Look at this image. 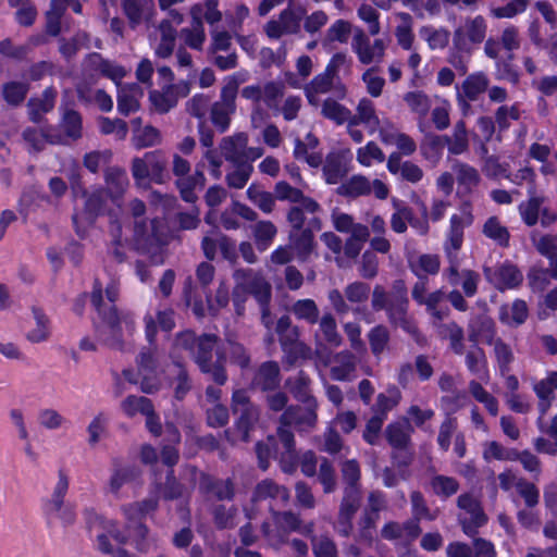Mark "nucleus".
<instances>
[{
  "label": "nucleus",
  "instance_id": "58",
  "mask_svg": "<svg viewBox=\"0 0 557 557\" xmlns=\"http://www.w3.org/2000/svg\"><path fill=\"white\" fill-rule=\"evenodd\" d=\"M133 144L137 149L158 145L161 140L160 133L157 128L147 125L145 127H136L133 132Z\"/></svg>",
  "mask_w": 557,
  "mask_h": 557
},
{
  "label": "nucleus",
  "instance_id": "62",
  "mask_svg": "<svg viewBox=\"0 0 557 557\" xmlns=\"http://www.w3.org/2000/svg\"><path fill=\"white\" fill-rule=\"evenodd\" d=\"M339 190L341 194L351 197L368 195L371 193V182L366 176L355 175L344 183Z\"/></svg>",
  "mask_w": 557,
  "mask_h": 557
},
{
  "label": "nucleus",
  "instance_id": "4",
  "mask_svg": "<svg viewBox=\"0 0 557 557\" xmlns=\"http://www.w3.org/2000/svg\"><path fill=\"white\" fill-rule=\"evenodd\" d=\"M106 183L110 195L104 190H97L84 200V211L75 212L73 222L79 236H84L86 228L92 224L96 216L107 210V201L120 208V200L128 186V177L124 170L110 168L106 172Z\"/></svg>",
  "mask_w": 557,
  "mask_h": 557
},
{
  "label": "nucleus",
  "instance_id": "12",
  "mask_svg": "<svg viewBox=\"0 0 557 557\" xmlns=\"http://www.w3.org/2000/svg\"><path fill=\"white\" fill-rule=\"evenodd\" d=\"M486 21L476 15L467 17L455 30L454 45L460 51L469 52L472 45L481 44L486 36Z\"/></svg>",
  "mask_w": 557,
  "mask_h": 557
},
{
  "label": "nucleus",
  "instance_id": "40",
  "mask_svg": "<svg viewBox=\"0 0 557 557\" xmlns=\"http://www.w3.org/2000/svg\"><path fill=\"white\" fill-rule=\"evenodd\" d=\"M359 506V498L352 488L346 491V496L343 499L339 511V525L338 531L343 535H348L351 529L350 519L357 511Z\"/></svg>",
  "mask_w": 557,
  "mask_h": 557
},
{
  "label": "nucleus",
  "instance_id": "59",
  "mask_svg": "<svg viewBox=\"0 0 557 557\" xmlns=\"http://www.w3.org/2000/svg\"><path fill=\"white\" fill-rule=\"evenodd\" d=\"M414 274L422 278L426 274H436L440 270V258L436 255H421L410 261Z\"/></svg>",
  "mask_w": 557,
  "mask_h": 557
},
{
  "label": "nucleus",
  "instance_id": "63",
  "mask_svg": "<svg viewBox=\"0 0 557 557\" xmlns=\"http://www.w3.org/2000/svg\"><path fill=\"white\" fill-rule=\"evenodd\" d=\"M410 425L408 421L397 422L391 424L386 430V435L389 444L395 448L406 446L409 438Z\"/></svg>",
  "mask_w": 557,
  "mask_h": 557
},
{
  "label": "nucleus",
  "instance_id": "64",
  "mask_svg": "<svg viewBox=\"0 0 557 557\" xmlns=\"http://www.w3.org/2000/svg\"><path fill=\"white\" fill-rule=\"evenodd\" d=\"M322 114L337 124H343L350 120L351 112L333 99H326L322 106Z\"/></svg>",
  "mask_w": 557,
  "mask_h": 557
},
{
  "label": "nucleus",
  "instance_id": "42",
  "mask_svg": "<svg viewBox=\"0 0 557 557\" xmlns=\"http://www.w3.org/2000/svg\"><path fill=\"white\" fill-rule=\"evenodd\" d=\"M45 515L49 519H55L60 521L62 527H72L77 519L76 507L72 503H60L58 506H44Z\"/></svg>",
  "mask_w": 557,
  "mask_h": 557
},
{
  "label": "nucleus",
  "instance_id": "14",
  "mask_svg": "<svg viewBox=\"0 0 557 557\" xmlns=\"http://www.w3.org/2000/svg\"><path fill=\"white\" fill-rule=\"evenodd\" d=\"M276 332L280 334L283 350L289 363L298 359H306L310 356V348L297 341V331L290 326V319L282 317L276 323Z\"/></svg>",
  "mask_w": 557,
  "mask_h": 557
},
{
  "label": "nucleus",
  "instance_id": "9",
  "mask_svg": "<svg viewBox=\"0 0 557 557\" xmlns=\"http://www.w3.org/2000/svg\"><path fill=\"white\" fill-rule=\"evenodd\" d=\"M472 223V206L469 201H463L459 207V213L453 214L450 218L449 231L444 245L450 264L456 262L457 252L462 246L463 230Z\"/></svg>",
  "mask_w": 557,
  "mask_h": 557
},
{
  "label": "nucleus",
  "instance_id": "54",
  "mask_svg": "<svg viewBox=\"0 0 557 557\" xmlns=\"http://www.w3.org/2000/svg\"><path fill=\"white\" fill-rule=\"evenodd\" d=\"M62 129L63 135L58 134L63 141L60 144L67 143L69 140H74L78 138L82 134V120L77 112L67 111L62 119Z\"/></svg>",
  "mask_w": 557,
  "mask_h": 557
},
{
  "label": "nucleus",
  "instance_id": "13",
  "mask_svg": "<svg viewBox=\"0 0 557 557\" xmlns=\"http://www.w3.org/2000/svg\"><path fill=\"white\" fill-rule=\"evenodd\" d=\"M458 507L462 511L459 521L467 535H473L478 528L486 523L487 518L478 496L471 493L461 494L458 497Z\"/></svg>",
  "mask_w": 557,
  "mask_h": 557
},
{
  "label": "nucleus",
  "instance_id": "41",
  "mask_svg": "<svg viewBox=\"0 0 557 557\" xmlns=\"http://www.w3.org/2000/svg\"><path fill=\"white\" fill-rule=\"evenodd\" d=\"M203 166V163L198 164L194 175L184 176L176 181L181 196L187 202H194L197 199L195 188L197 186H203L205 184V175L202 172Z\"/></svg>",
  "mask_w": 557,
  "mask_h": 557
},
{
  "label": "nucleus",
  "instance_id": "6",
  "mask_svg": "<svg viewBox=\"0 0 557 557\" xmlns=\"http://www.w3.org/2000/svg\"><path fill=\"white\" fill-rule=\"evenodd\" d=\"M235 287L233 292V301L236 313L243 314V302L248 295H252L261 306L262 322L267 329L272 326V320L267 307L271 298V286L262 275L252 270H237L234 273Z\"/></svg>",
  "mask_w": 557,
  "mask_h": 557
},
{
  "label": "nucleus",
  "instance_id": "28",
  "mask_svg": "<svg viewBox=\"0 0 557 557\" xmlns=\"http://www.w3.org/2000/svg\"><path fill=\"white\" fill-rule=\"evenodd\" d=\"M71 7L75 13L82 12V5L77 0H51V8L47 12V33L57 36L60 33L61 17L66 8Z\"/></svg>",
  "mask_w": 557,
  "mask_h": 557
},
{
  "label": "nucleus",
  "instance_id": "47",
  "mask_svg": "<svg viewBox=\"0 0 557 557\" xmlns=\"http://www.w3.org/2000/svg\"><path fill=\"white\" fill-rule=\"evenodd\" d=\"M292 247L300 260H306L313 251V235L310 230L290 233Z\"/></svg>",
  "mask_w": 557,
  "mask_h": 557
},
{
  "label": "nucleus",
  "instance_id": "7",
  "mask_svg": "<svg viewBox=\"0 0 557 557\" xmlns=\"http://www.w3.org/2000/svg\"><path fill=\"white\" fill-rule=\"evenodd\" d=\"M218 0H205V3H197L190 10L191 26L181 30V37L185 45L191 49L200 50L206 40V33L202 25L205 17L209 24L221 20V12L216 9Z\"/></svg>",
  "mask_w": 557,
  "mask_h": 557
},
{
  "label": "nucleus",
  "instance_id": "49",
  "mask_svg": "<svg viewBox=\"0 0 557 557\" xmlns=\"http://www.w3.org/2000/svg\"><path fill=\"white\" fill-rule=\"evenodd\" d=\"M24 139L30 145V147L35 150H40L44 148L46 143L59 144L63 141V139L53 133L51 128L46 129H26L23 134Z\"/></svg>",
  "mask_w": 557,
  "mask_h": 557
},
{
  "label": "nucleus",
  "instance_id": "52",
  "mask_svg": "<svg viewBox=\"0 0 557 557\" xmlns=\"http://www.w3.org/2000/svg\"><path fill=\"white\" fill-rule=\"evenodd\" d=\"M137 472L134 468L128 466H115L110 478L109 487L114 494H117L124 486L131 484Z\"/></svg>",
  "mask_w": 557,
  "mask_h": 557
},
{
  "label": "nucleus",
  "instance_id": "5",
  "mask_svg": "<svg viewBox=\"0 0 557 557\" xmlns=\"http://www.w3.org/2000/svg\"><path fill=\"white\" fill-rule=\"evenodd\" d=\"M216 338L213 335H203L195 338L193 332L186 331L177 335L174 349L184 350L195 358L196 363L205 373H210L218 384H224L226 375L223 369V356L219 350L213 354Z\"/></svg>",
  "mask_w": 557,
  "mask_h": 557
},
{
  "label": "nucleus",
  "instance_id": "27",
  "mask_svg": "<svg viewBox=\"0 0 557 557\" xmlns=\"http://www.w3.org/2000/svg\"><path fill=\"white\" fill-rule=\"evenodd\" d=\"M86 66L110 78L117 87L120 86V82L127 74V70L124 66L109 60H103L101 55L97 53L89 55Z\"/></svg>",
  "mask_w": 557,
  "mask_h": 557
},
{
  "label": "nucleus",
  "instance_id": "33",
  "mask_svg": "<svg viewBox=\"0 0 557 557\" xmlns=\"http://www.w3.org/2000/svg\"><path fill=\"white\" fill-rule=\"evenodd\" d=\"M488 86V79L483 73H474L469 75L462 83L461 87H457V97L460 101L468 99L476 100Z\"/></svg>",
  "mask_w": 557,
  "mask_h": 557
},
{
  "label": "nucleus",
  "instance_id": "51",
  "mask_svg": "<svg viewBox=\"0 0 557 557\" xmlns=\"http://www.w3.org/2000/svg\"><path fill=\"white\" fill-rule=\"evenodd\" d=\"M445 144L448 146V150L453 154L463 153L469 146L468 133L466 125L462 121L458 122L450 137H444Z\"/></svg>",
  "mask_w": 557,
  "mask_h": 557
},
{
  "label": "nucleus",
  "instance_id": "32",
  "mask_svg": "<svg viewBox=\"0 0 557 557\" xmlns=\"http://www.w3.org/2000/svg\"><path fill=\"white\" fill-rule=\"evenodd\" d=\"M274 193L277 199L300 203L311 214L319 210V205L314 200L305 197L299 189L292 187L286 182L276 183Z\"/></svg>",
  "mask_w": 557,
  "mask_h": 557
},
{
  "label": "nucleus",
  "instance_id": "31",
  "mask_svg": "<svg viewBox=\"0 0 557 557\" xmlns=\"http://www.w3.org/2000/svg\"><path fill=\"white\" fill-rule=\"evenodd\" d=\"M247 144L248 136L245 133H239L225 137L221 143V150L227 161L237 164L244 162Z\"/></svg>",
  "mask_w": 557,
  "mask_h": 557
},
{
  "label": "nucleus",
  "instance_id": "55",
  "mask_svg": "<svg viewBox=\"0 0 557 557\" xmlns=\"http://www.w3.org/2000/svg\"><path fill=\"white\" fill-rule=\"evenodd\" d=\"M55 91L47 89L41 98L30 99L28 102L30 119L39 121L42 113L50 111L54 106Z\"/></svg>",
  "mask_w": 557,
  "mask_h": 557
},
{
  "label": "nucleus",
  "instance_id": "43",
  "mask_svg": "<svg viewBox=\"0 0 557 557\" xmlns=\"http://www.w3.org/2000/svg\"><path fill=\"white\" fill-rule=\"evenodd\" d=\"M77 92L82 100L95 103L104 112H109L113 108L112 98L101 89H94L86 84H81L77 87Z\"/></svg>",
  "mask_w": 557,
  "mask_h": 557
},
{
  "label": "nucleus",
  "instance_id": "19",
  "mask_svg": "<svg viewBox=\"0 0 557 557\" xmlns=\"http://www.w3.org/2000/svg\"><path fill=\"white\" fill-rule=\"evenodd\" d=\"M351 152L349 150H339L331 152L323 165V175L327 184H337L349 172L351 163Z\"/></svg>",
  "mask_w": 557,
  "mask_h": 557
},
{
  "label": "nucleus",
  "instance_id": "48",
  "mask_svg": "<svg viewBox=\"0 0 557 557\" xmlns=\"http://www.w3.org/2000/svg\"><path fill=\"white\" fill-rule=\"evenodd\" d=\"M356 360L354 355L348 351L338 354L335 357L334 364L331 366V374L334 380H347L355 371Z\"/></svg>",
  "mask_w": 557,
  "mask_h": 557
},
{
  "label": "nucleus",
  "instance_id": "24",
  "mask_svg": "<svg viewBox=\"0 0 557 557\" xmlns=\"http://www.w3.org/2000/svg\"><path fill=\"white\" fill-rule=\"evenodd\" d=\"M146 336L149 342H152L158 330L169 332L174 325V311L172 309H158L148 311L144 318Z\"/></svg>",
  "mask_w": 557,
  "mask_h": 557
},
{
  "label": "nucleus",
  "instance_id": "26",
  "mask_svg": "<svg viewBox=\"0 0 557 557\" xmlns=\"http://www.w3.org/2000/svg\"><path fill=\"white\" fill-rule=\"evenodd\" d=\"M270 499L269 507L285 505L288 500V493L286 488L276 485L271 480L260 482L253 493L252 503H259Z\"/></svg>",
  "mask_w": 557,
  "mask_h": 557
},
{
  "label": "nucleus",
  "instance_id": "53",
  "mask_svg": "<svg viewBox=\"0 0 557 557\" xmlns=\"http://www.w3.org/2000/svg\"><path fill=\"white\" fill-rule=\"evenodd\" d=\"M468 369L475 374L482 382H487L490 379L486 369V359L481 348H473L467 354L466 358Z\"/></svg>",
  "mask_w": 557,
  "mask_h": 557
},
{
  "label": "nucleus",
  "instance_id": "39",
  "mask_svg": "<svg viewBox=\"0 0 557 557\" xmlns=\"http://www.w3.org/2000/svg\"><path fill=\"white\" fill-rule=\"evenodd\" d=\"M529 311L524 300L516 299L511 305H504L499 310V319L509 326H518L525 322Z\"/></svg>",
  "mask_w": 557,
  "mask_h": 557
},
{
  "label": "nucleus",
  "instance_id": "57",
  "mask_svg": "<svg viewBox=\"0 0 557 557\" xmlns=\"http://www.w3.org/2000/svg\"><path fill=\"white\" fill-rule=\"evenodd\" d=\"M255 384L262 389H270L278 384V366L275 362L263 363L255 379Z\"/></svg>",
  "mask_w": 557,
  "mask_h": 557
},
{
  "label": "nucleus",
  "instance_id": "36",
  "mask_svg": "<svg viewBox=\"0 0 557 557\" xmlns=\"http://www.w3.org/2000/svg\"><path fill=\"white\" fill-rule=\"evenodd\" d=\"M117 109L122 114L135 112L139 107V99L143 96L141 89L136 84L119 86Z\"/></svg>",
  "mask_w": 557,
  "mask_h": 557
},
{
  "label": "nucleus",
  "instance_id": "44",
  "mask_svg": "<svg viewBox=\"0 0 557 557\" xmlns=\"http://www.w3.org/2000/svg\"><path fill=\"white\" fill-rule=\"evenodd\" d=\"M318 347L323 342L332 347H337L341 344V336L336 330L335 319L331 314H325L320 321L319 333L315 335Z\"/></svg>",
  "mask_w": 557,
  "mask_h": 557
},
{
  "label": "nucleus",
  "instance_id": "18",
  "mask_svg": "<svg viewBox=\"0 0 557 557\" xmlns=\"http://www.w3.org/2000/svg\"><path fill=\"white\" fill-rule=\"evenodd\" d=\"M305 14L301 8H288L284 10L278 20L270 21L265 26V33L271 38H278L284 34H295L300 29V21Z\"/></svg>",
  "mask_w": 557,
  "mask_h": 557
},
{
  "label": "nucleus",
  "instance_id": "22",
  "mask_svg": "<svg viewBox=\"0 0 557 557\" xmlns=\"http://www.w3.org/2000/svg\"><path fill=\"white\" fill-rule=\"evenodd\" d=\"M352 49L361 63L370 64L381 61L385 52V45L381 39L371 44L364 34L359 33L354 37Z\"/></svg>",
  "mask_w": 557,
  "mask_h": 557
},
{
  "label": "nucleus",
  "instance_id": "61",
  "mask_svg": "<svg viewBox=\"0 0 557 557\" xmlns=\"http://www.w3.org/2000/svg\"><path fill=\"white\" fill-rule=\"evenodd\" d=\"M369 230L367 226H358L355 228V234H351L345 243L344 252L349 258H356L364 243L368 240Z\"/></svg>",
  "mask_w": 557,
  "mask_h": 557
},
{
  "label": "nucleus",
  "instance_id": "1",
  "mask_svg": "<svg viewBox=\"0 0 557 557\" xmlns=\"http://www.w3.org/2000/svg\"><path fill=\"white\" fill-rule=\"evenodd\" d=\"M290 392L295 398L305 404L302 410L288 408L282 416V424L278 429V441L274 437H269L267 443L257 444V456L259 466L262 470H267L269 460L274 454L276 457L280 455L281 467L284 472H293L296 468V455L294 450L293 434L286 430L285 425H295L299 430H307L315 424L317 403L310 396L309 379L302 372L295 379L287 382Z\"/></svg>",
  "mask_w": 557,
  "mask_h": 557
},
{
  "label": "nucleus",
  "instance_id": "29",
  "mask_svg": "<svg viewBox=\"0 0 557 557\" xmlns=\"http://www.w3.org/2000/svg\"><path fill=\"white\" fill-rule=\"evenodd\" d=\"M176 30L170 21H163L153 38L154 52L160 58H168L172 54L175 46Z\"/></svg>",
  "mask_w": 557,
  "mask_h": 557
},
{
  "label": "nucleus",
  "instance_id": "56",
  "mask_svg": "<svg viewBox=\"0 0 557 557\" xmlns=\"http://www.w3.org/2000/svg\"><path fill=\"white\" fill-rule=\"evenodd\" d=\"M400 24L395 29L398 45L405 50H412L414 36L412 34V20L407 13H399Z\"/></svg>",
  "mask_w": 557,
  "mask_h": 557
},
{
  "label": "nucleus",
  "instance_id": "10",
  "mask_svg": "<svg viewBox=\"0 0 557 557\" xmlns=\"http://www.w3.org/2000/svg\"><path fill=\"white\" fill-rule=\"evenodd\" d=\"M372 306L376 310L386 308L389 313V319L394 324L399 325L410 334L416 333L414 324L411 321H409V319L406 315L407 298L404 287H400L397 300L395 302H391L387 299L384 289L380 286H376L373 290Z\"/></svg>",
  "mask_w": 557,
  "mask_h": 557
},
{
  "label": "nucleus",
  "instance_id": "25",
  "mask_svg": "<svg viewBox=\"0 0 557 557\" xmlns=\"http://www.w3.org/2000/svg\"><path fill=\"white\" fill-rule=\"evenodd\" d=\"M451 169L456 175L458 184L457 195L459 197H465L472 194L481 182L478 170L461 162H455Z\"/></svg>",
  "mask_w": 557,
  "mask_h": 557
},
{
  "label": "nucleus",
  "instance_id": "8",
  "mask_svg": "<svg viewBox=\"0 0 557 557\" xmlns=\"http://www.w3.org/2000/svg\"><path fill=\"white\" fill-rule=\"evenodd\" d=\"M165 158L159 151L145 153L132 162V174L139 187H147L149 183L161 184L164 181Z\"/></svg>",
  "mask_w": 557,
  "mask_h": 557
},
{
  "label": "nucleus",
  "instance_id": "34",
  "mask_svg": "<svg viewBox=\"0 0 557 557\" xmlns=\"http://www.w3.org/2000/svg\"><path fill=\"white\" fill-rule=\"evenodd\" d=\"M318 139L308 134L305 141L296 139L294 156L298 160H305L310 166L318 168L322 163V154L317 151Z\"/></svg>",
  "mask_w": 557,
  "mask_h": 557
},
{
  "label": "nucleus",
  "instance_id": "20",
  "mask_svg": "<svg viewBox=\"0 0 557 557\" xmlns=\"http://www.w3.org/2000/svg\"><path fill=\"white\" fill-rule=\"evenodd\" d=\"M447 283L454 287L461 286L465 296L472 297L475 295L480 275L468 269L458 271L457 263H451L450 267L443 273Z\"/></svg>",
  "mask_w": 557,
  "mask_h": 557
},
{
  "label": "nucleus",
  "instance_id": "60",
  "mask_svg": "<svg viewBox=\"0 0 557 557\" xmlns=\"http://www.w3.org/2000/svg\"><path fill=\"white\" fill-rule=\"evenodd\" d=\"M357 161L363 166H371L374 163H382L385 156L381 148L373 141H369L366 146L357 150Z\"/></svg>",
  "mask_w": 557,
  "mask_h": 557
},
{
  "label": "nucleus",
  "instance_id": "37",
  "mask_svg": "<svg viewBox=\"0 0 557 557\" xmlns=\"http://www.w3.org/2000/svg\"><path fill=\"white\" fill-rule=\"evenodd\" d=\"M380 137L384 144L396 146L398 153L403 156H411L417 149V144L410 136L395 129L381 128Z\"/></svg>",
  "mask_w": 557,
  "mask_h": 557
},
{
  "label": "nucleus",
  "instance_id": "11",
  "mask_svg": "<svg viewBox=\"0 0 557 557\" xmlns=\"http://www.w3.org/2000/svg\"><path fill=\"white\" fill-rule=\"evenodd\" d=\"M242 82L238 75L227 77L221 91V100L212 107V122L221 132H225L230 126V117L235 112V99Z\"/></svg>",
  "mask_w": 557,
  "mask_h": 557
},
{
  "label": "nucleus",
  "instance_id": "50",
  "mask_svg": "<svg viewBox=\"0 0 557 557\" xmlns=\"http://www.w3.org/2000/svg\"><path fill=\"white\" fill-rule=\"evenodd\" d=\"M469 392L473 398L482 404L491 416H497L499 410L498 400L488 393L481 383L471 381L469 384Z\"/></svg>",
  "mask_w": 557,
  "mask_h": 557
},
{
  "label": "nucleus",
  "instance_id": "35",
  "mask_svg": "<svg viewBox=\"0 0 557 557\" xmlns=\"http://www.w3.org/2000/svg\"><path fill=\"white\" fill-rule=\"evenodd\" d=\"M420 533L419 525L416 521H408L404 524L389 522L382 529V536L386 540H400L409 542L414 540Z\"/></svg>",
  "mask_w": 557,
  "mask_h": 557
},
{
  "label": "nucleus",
  "instance_id": "17",
  "mask_svg": "<svg viewBox=\"0 0 557 557\" xmlns=\"http://www.w3.org/2000/svg\"><path fill=\"white\" fill-rule=\"evenodd\" d=\"M233 410L238 414L236 428L240 434V440L247 441L249 430L258 418L257 410L249 404L245 391H236L233 394Z\"/></svg>",
  "mask_w": 557,
  "mask_h": 557
},
{
  "label": "nucleus",
  "instance_id": "45",
  "mask_svg": "<svg viewBox=\"0 0 557 557\" xmlns=\"http://www.w3.org/2000/svg\"><path fill=\"white\" fill-rule=\"evenodd\" d=\"M420 37L426 41L431 50L444 49L450 38V33L444 27L423 26L419 30Z\"/></svg>",
  "mask_w": 557,
  "mask_h": 557
},
{
  "label": "nucleus",
  "instance_id": "2",
  "mask_svg": "<svg viewBox=\"0 0 557 557\" xmlns=\"http://www.w3.org/2000/svg\"><path fill=\"white\" fill-rule=\"evenodd\" d=\"M146 206L139 199H133L128 203V214L134 220L133 239L128 237L129 228L119 222L111 224V242L108 246V256L115 262H124L128 253L136 249L143 255H147L153 264L163 263V244L161 233L157 226V221L147 222L145 219Z\"/></svg>",
  "mask_w": 557,
  "mask_h": 557
},
{
  "label": "nucleus",
  "instance_id": "21",
  "mask_svg": "<svg viewBox=\"0 0 557 557\" xmlns=\"http://www.w3.org/2000/svg\"><path fill=\"white\" fill-rule=\"evenodd\" d=\"M485 275L500 290L516 288L523 280L522 273L510 263H504L494 271L486 269Z\"/></svg>",
  "mask_w": 557,
  "mask_h": 557
},
{
  "label": "nucleus",
  "instance_id": "23",
  "mask_svg": "<svg viewBox=\"0 0 557 557\" xmlns=\"http://www.w3.org/2000/svg\"><path fill=\"white\" fill-rule=\"evenodd\" d=\"M186 301L187 305L191 307L193 312L197 317H203L207 312L210 314H216L220 309L225 308L228 304V288L224 283H221L214 299L208 298L207 306H205L201 301L191 300L189 292L186 289Z\"/></svg>",
  "mask_w": 557,
  "mask_h": 557
},
{
  "label": "nucleus",
  "instance_id": "3",
  "mask_svg": "<svg viewBox=\"0 0 557 557\" xmlns=\"http://www.w3.org/2000/svg\"><path fill=\"white\" fill-rule=\"evenodd\" d=\"M119 296V282L97 278L91 293V302L96 308L100 322L97 333L103 342L112 347H121L133 335L135 321L128 313H117L113 302Z\"/></svg>",
  "mask_w": 557,
  "mask_h": 557
},
{
  "label": "nucleus",
  "instance_id": "16",
  "mask_svg": "<svg viewBox=\"0 0 557 557\" xmlns=\"http://www.w3.org/2000/svg\"><path fill=\"white\" fill-rule=\"evenodd\" d=\"M274 527L269 522L263 524V532L267 535L269 543L273 546H278L285 541V536L290 531H296L299 528L298 518L290 513H275L272 515Z\"/></svg>",
  "mask_w": 557,
  "mask_h": 557
},
{
  "label": "nucleus",
  "instance_id": "38",
  "mask_svg": "<svg viewBox=\"0 0 557 557\" xmlns=\"http://www.w3.org/2000/svg\"><path fill=\"white\" fill-rule=\"evenodd\" d=\"M351 119H356L357 123L364 124L369 132L372 134L381 128H386L381 125V121L375 112L374 104L371 100L363 98L359 101L357 107V114L351 115Z\"/></svg>",
  "mask_w": 557,
  "mask_h": 557
},
{
  "label": "nucleus",
  "instance_id": "15",
  "mask_svg": "<svg viewBox=\"0 0 557 557\" xmlns=\"http://www.w3.org/2000/svg\"><path fill=\"white\" fill-rule=\"evenodd\" d=\"M345 62V55L335 54L325 71L317 75L309 85L306 86V96L310 104L318 106L319 96L330 90L332 77L336 69Z\"/></svg>",
  "mask_w": 557,
  "mask_h": 557
},
{
  "label": "nucleus",
  "instance_id": "30",
  "mask_svg": "<svg viewBox=\"0 0 557 557\" xmlns=\"http://www.w3.org/2000/svg\"><path fill=\"white\" fill-rule=\"evenodd\" d=\"M129 25L135 28L150 18L153 3L150 0H121Z\"/></svg>",
  "mask_w": 557,
  "mask_h": 557
},
{
  "label": "nucleus",
  "instance_id": "46",
  "mask_svg": "<svg viewBox=\"0 0 557 557\" xmlns=\"http://www.w3.org/2000/svg\"><path fill=\"white\" fill-rule=\"evenodd\" d=\"M35 325L27 332V339L32 343H42L50 337V322L40 309H33Z\"/></svg>",
  "mask_w": 557,
  "mask_h": 557
}]
</instances>
